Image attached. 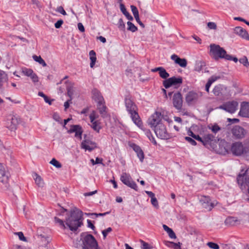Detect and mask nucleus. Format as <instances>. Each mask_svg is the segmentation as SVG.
<instances>
[{
    "label": "nucleus",
    "instance_id": "obj_1",
    "mask_svg": "<svg viewBox=\"0 0 249 249\" xmlns=\"http://www.w3.org/2000/svg\"><path fill=\"white\" fill-rule=\"evenodd\" d=\"M82 212L75 208L71 210L70 214L66 218V224L71 231H75L83 224Z\"/></svg>",
    "mask_w": 249,
    "mask_h": 249
},
{
    "label": "nucleus",
    "instance_id": "obj_2",
    "mask_svg": "<svg viewBox=\"0 0 249 249\" xmlns=\"http://www.w3.org/2000/svg\"><path fill=\"white\" fill-rule=\"evenodd\" d=\"M125 105L126 110L130 115V117L133 123L139 128L142 126V123L137 111V106L129 98H125Z\"/></svg>",
    "mask_w": 249,
    "mask_h": 249
},
{
    "label": "nucleus",
    "instance_id": "obj_3",
    "mask_svg": "<svg viewBox=\"0 0 249 249\" xmlns=\"http://www.w3.org/2000/svg\"><path fill=\"white\" fill-rule=\"evenodd\" d=\"M82 249H98V243L93 235L87 232H82L80 235Z\"/></svg>",
    "mask_w": 249,
    "mask_h": 249
},
{
    "label": "nucleus",
    "instance_id": "obj_4",
    "mask_svg": "<svg viewBox=\"0 0 249 249\" xmlns=\"http://www.w3.org/2000/svg\"><path fill=\"white\" fill-rule=\"evenodd\" d=\"M210 55L215 60L219 59H226L227 53L226 50L219 45L211 44L210 45Z\"/></svg>",
    "mask_w": 249,
    "mask_h": 249
},
{
    "label": "nucleus",
    "instance_id": "obj_5",
    "mask_svg": "<svg viewBox=\"0 0 249 249\" xmlns=\"http://www.w3.org/2000/svg\"><path fill=\"white\" fill-rule=\"evenodd\" d=\"M231 150L232 154L235 156H249V146H244L241 142L232 143Z\"/></svg>",
    "mask_w": 249,
    "mask_h": 249
},
{
    "label": "nucleus",
    "instance_id": "obj_6",
    "mask_svg": "<svg viewBox=\"0 0 249 249\" xmlns=\"http://www.w3.org/2000/svg\"><path fill=\"white\" fill-rule=\"evenodd\" d=\"M20 122V119L18 116L10 115L7 119L6 127L11 131L15 130Z\"/></svg>",
    "mask_w": 249,
    "mask_h": 249
},
{
    "label": "nucleus",
    "instance_id": "obj_7",
    "mask_svg": "<svg viewBox=\"0 0 249 249\" xmlns=\"http://www.w3.org/2000/svg\"><path fill=\"white\" fill-rule=\"evenodd\" d=\"M182 82L183 80L181 77L173 76L164 80L163 85L165 89H168L173 86L179 87L182 84Z\"/></svg>",
    "mask_w": 249,
    "mask_h": 249
},
{
    "label": "nucleus",
    "instance_id": "obj_8",
    "mask_svg": "<svg viewBox=\"0 0 249 249\" xmlns=\"http://www.w3.org/2000/svg\"><path fill=\"white\" fill-rule=\"evenodd\" d=\"M154 131L157 136L163 140H167L170 138V135L167 133L165 126L163 124H159L154 127Z\"/></svg>",
    "mask_w": 249,
    "mask_h": 249
},
{
    "label": "nucleus",
    "instance_id": "obj_9",
    "mask_svg": "<svg viewBox=\"0 0 249 249\" xmlns=\"http://www.w3.org/2000/svg\"><path fill=\"white\" fill-rule=\"evenodd\" d=\"M122 182L128 187L137 191L138 186L137 184L132 180L129 174L126 173H123L120 177Z\"/></svg>",
    "mask_w": 249,
    "mask_h": 249
},
{
    "label": "nucleus",
    "instance_id": "obj_10",
    "mask_svg": "<svg viewBox=\"0 0 249 249\" xmlns=\"http://www.w3.org/2000/svg\"><path fill=\"white\" fill-rule=\"evenodd\" d=\"M162 115L161 112L159 111H156L153 114H152L150 117L148 119L147 122L150 127L154 128L157 126L159 124H161V119L162 118Z\"/></svg>",
    "mask_w": 249,
    "mask_h": 249
},
{
    "label": "nucleus",
    "instance_id": "obj_11",
    "mask_svg": "<svg viewBox=\"0 0 249 249\" xmlns=\"http://www.w3.org/2000/svg\"><path fill=\"white\" fill-rule=\"evenodd\" d=\"M202 96V93L196 92L193 91L188 92L185 97V100L188 105H192L196 104L199 97Z\"/></svg>",
    "mask_w": 249,
    "mask_h": 249
},
{
    "label": "nucleus",
    "instance_id": "obj_12",
    "mask_svg": "<svg viewBox=\"0 0 249 249\" xmlns=\"http://www.w3.org/2000/svg\"><path fill=\"white\" fill-rule=\"evenodd\" d=\"M238 103L235 101L227 102L221 105L219 108L225 110L231 113H234L237 109Z\"/></svg>",
    "mask_w": 249,
    "mask_h": 249
},
{
    "label": "nucleus",
    "instance_id": "obj_13",
    "mask_svg": "<svg viewBox=\"0 0 249 249\" xmlns=\"http://www.w3.org/2000/svg\"><path fill=\"white\" fill-rule=\"evenodd\" d=\"M231 133L235 139L244 138L247 133L246 130L239 125H235L231 129Z\"/></svg>",
    "mask_w": 249,
    "mask_h": 249
},
{
    "label": "nucleus",
    "instance_id": "obj_14",
    "mask_svg": "<svg viewBox=\"0 0 249 249\" xmlns=\"http://www.w3.org/2000/svg\"><path fill=\"white\" fill-rule=\"evenodd\" d=\"M182 96L180 92L175 93L173 97L174 107L178 110H180L182 107Z\"/></svg>",
    "mask_w": 249,
    "mask_h": 249
},
{
    "label": "nucleus",
    "instance_id": "obj_15",
    "mask_svg": "<svg viewBox=\"0 0 249 249\" xmlns=\"http://www.w3.org/2000/svg\"><path fill=\"white\" fill-rule=\"evenodd\" d=\"M81 148L84 149L85 150H88L89 152L92 151L97 146V144L90 140L89 138L85 139L82 141L81 144Z\"/></svg>",
    "mask_w": 249,
    "mask_h": 249
},
{
    "label": "nucleus",
    "instance_id": "obj_16",
    "mask_svg": "<svg viewBox=\"0 0 249 249\" xmlns=\"http://www.w3.org/2000/svg\"><path fill=\"white\" fill-rule=\"evenodd\" d=\"M9 176V173L5 170L4 166L0 163V182L3 184L7 183Z\"/></svg>",
    "mask_w": 249,
    "mask_h": 249
},
{
    "label": "nucleus",
    "instance_id": "obj_17",
    "mask_svg": "<svg viewBox=\"0 0 249 249\" xmlns=\"http://www.w3.org/2000/svg\"><path fill=\"white\" fill-rule=\"evenodd\" d=\"M75 132V137L79 138L80 140L82 139V134L83 130L82 127L80 125H71V128L68 131V133H72Z\"/></svg>",
    "mask_w": 249,
    "mask_h": 249
},
{
    "label": "nucleus",
    "instance_id": "obj_18",
    "mask_svg": "<svg viewBox=\"0 0 249 249\" xmlns=\"http://www.w3.org/2000/svg\"><path fill=\"white\" fill-rule=\"evenodd\" d=\"M203 208L208 211H211L214 207V204L210 202V198L209 196H204L200 200Z\"/></svg>",
    "mask_w": 249,
    "mask_h": 249
},
{
    "label": "nucleus",
    "instance_id": "obj_19",
    "mask_svg": "<svg viewBox=\"0 0 249 249\" xmlns=\"http://www.w3.org/2000/svg\"><path fill=\"white\" fill-rule=\"evenodd\" d=\"M239 114L243 117L249 118V103L243 102L241 103Z\"/></svg>",
    "mask_w": 249,
    "mask_h": 249
},
{
    "label": "nucleus",
    "instance_id": "obj_20",
    "mask_svg": "<svg viewBox=\"0 0 249 249\" xmlns=\"http://www.w3.org/2000/svg\"><path fill=\"white\" fill-rule=\"evenodd\" d=\"M236 34L239 35L242 38L249 40V35L248 33L243 28L238 26L236 27L234 29Z\"/></svg>",
    "mask_w": 249,
    "mask_h": 249
},
{
    "label": "nucleus",
    "instance_id": "obj_21",
    "mask_svg": "<svg viewBox=\"0 0 249 249\" xmlns=\"http://www.w3.org/2000/svg\"><path fill=\"white\" fill-rule=\"evenodd\" d=\"M171 58L175 61V63L178 64L182 68H185L187 66V60L185 58H181L175 54L171 55Z\"/></svg>",
    "mask_w": 249,
    "mask_h": 249
},
{
    "label": "nucleus",
    "instance_id": "obj_22",
    "mask_svg": "<svg viewBox=\"0 0 249 249\" xmlns=\"http://www.w3.org/2000/svg\"><path fill=\"white\" fill-rule=\"evenodd\" d=\"M151 71L153 72L159 71L160 76L164 79H168L169 74L166 71L165 69L162 67H157L151 70Z\"/></svg>",
    "mask_w": 249,
    "mask_h": 249
},
{
    "label": "nucleus",
    "instance_id": "obj_23",
    "mask_svg": "<svg viewBox=\"0 0 249 249\" xmlns=\"http://www.w3.org/2000/svg\"><path fill=\"white\" fill-rule=\"evenodd\" d=\"M131 147L133 148L134 151L136 153L137 157L139 158L140 160L142 162L143 161L144 158V155L143 151L141 148L138 145L133 143L131 145Z\"/></svg>",
    "mask_w": 249,
    "mask_h": 249
},
{
    "label": "nucleus",
    "instance_id": "obj_24",
    "mask_svg": "<svg viewBox=\"0 0 249 249\" xmlns=\"http://www.w3.org/2000/svg\"><path fill=\"white\" fill-rule=\"evenodd\" d=\"M92 94L94 100L98 103V104L102 105L103 103H105L103 96L97 89H95L93 90Z\"/></svg>",
    "mask_w": 249,
    "mask_h": 249
},
{
    "label": "nucleus",
    "instance_id": "obj_25",
    "mask_svg": "<svg viewBox=\"0 0 249 249\" xmlns=\"http://www.w3.org/2000/svg\"><path fill=\"white\" fill-rule=\"evenodd\" d=\"M240 223V221L236 217L229 216L225 220V225L231 226H235Z\"/></svg>",
    "mask_w": 249,
    "mask_h": 249
},
{
    "label": "nucleus",
    "instance_id": "obj_26",
    "mask_svg": "<svg viewBox=\"0 0 249 249\" xmlns=\"http://www.w3.org/2000/svg\"><path fill=\"white\" fill-rule=\"evenodd\" d=\"M224 88L223 85L219 84L215 86L213 90V92L215 96H221L223 95Z\"/></svg>",
    "mask_w": 249,
    "mask_h": 249
},
{
    "label": "nucleus",
    "instance_id": "obj_27",
    "mask_svg": "<svg viewBox=\"0 0 249 249\" xmlns=\"http://www.w3.org/2000/svg\"><path fill=\"white\" fill-rule=\"evenodd\" d=\"M214 138V136L211 134H208L205 135L203 138V144L204 146L210 144L211 142L213 141Z\"/></svg>",
    "mask_w": 249,
    "mask_h": 249
},
{
    "label": "nucleus",
    "instance_id": "obj_28",
    "mask_svg": "<svg viewBox=\"0 0 249 249\" xmlns=\"http://www.w3.org/2000/svg\"><path fill=\"white\" fill-rule=\"evenodd\" d=\"M67 95L69 97L71 100H72V96L74 92L73 83H70L67 85Z\"/></svg>",
    "mask_w": 249,
    "mask_h": 249
},
{
    "label": "nucleus",
    "instance_id": "obj_29",
    "mask_svg": "<svg viewBox=\"0 0 249 249\" xmlns=\"http://www.w3.org/2000/svg\"><path fill=\"white\" fill-rule=\"evenodd\" d=\"M97 108L102 117L103 118L106 117L107 116V107L105 105V103H103L102 105L97 103Z\"/></svg>",
    "mask_w": 249,
    "mask_h": 249
},
{
    "label": "nucleus",
    "instance_id": "obj_30",
    "mask_svg": "<svg viewBox=\"0 0 249 249\" xmlns=\"http://www.w3.org/2000/svg\"><path fill=\"white\" fill-rule=\"evenodd\" d=\"M163 229L167 232L169 236L172 239L176 238V235L175 233L174 232L173 230L168 227L166 225H163L162 226Z\"/></svg>",
    "mask_w": 249,
    "mask_h": 249
},
{
    "label": "nucleus",
    "instance_id": "obj_31",
    "mask_svg": "<svg viewBox=\"0 0 249 249\" xmlns=\"http://www.w3.org/2000/svg\"><path fill=\"white\" fill-rule=\"evenodd\" d=\"M89 55L90 60V67L93 68L96 61V53L93 50H91L89 52Z\"/></svg>",
    "mask_w": 249,
    "mask_h": 249
},
{
    "label": "nucleus",
    "instance_id": "obj_32",
    "mask_svg": "<svg viewBox=\"0 0 249 249\" xmlns=\"http://www.w3.org/2000/svg\"><path fill=\"white\" fill-rule=\"evenodd\" d=\"M91 123H92L91 125V128L96 132H99L100 130L101 129V126H100V123L99 121H94Z\"/></svg>",
    "mask_w": 249,
    "mask_h": 249
},
{
    "label": "nucleus",
    "instance_id": "obj_33",
    "mask_svg": "<svg viewBox=\"0 0 249 249\" xmlns=\"http://www.w3.org/2000/svg\"><path fill=\"white\" fill-rule=\"evenodd\" d=\"M205 66V63L204 62L202 61H197L196 63L195 70L197 71H201L203 67Z\"/></svg>",
    "mask_w": 249,
    "mask_h": 249
},
{
    "label": "nucleus",
    "instance_id": "obj_34",
    "mask_svg": "<svg viewBox=\"0 0 249 249\" xmlns=\"http://www.w3.org/2000/svg\"><path fill=\"white\" fill-rule=\"evenodd\" d=\"M38 237H40L41 242H42L41 246L45 247H47V245L51 241L50 238L48 236L45 237L42 234L38 235Z\"/></svg>",
    "mask_w": 249,
    "mask_h": 249
},
{
    "label": "nucleus",
    "instance_id": "obj_35",
    "mask_svg": "<svg viewBox=\"0 0 249 249\" xmlns=\"http://www.w3.org/2000/svg\"><path fill=\"white\" fill-rule=\"evenodd\" d=\"M33 58L35 61L37 62L42 66L46 67L47 66V64L40 56L34 55Z\"/></svg>",
    "mask_w": 249,
    "mask_h": 249
},
{
    "label": "nucleus",
    "instance_id": "obj_36",
    "mask_svg": "<svg viewBox=\"0 0 249 249\" xmlns=\"http://www.w3.org/2000/svg\"><path fill=\"white\" fill-rule=\"evenodd\" d=\"M36 178H35L36 183L39 186V187H43L44 182L41 178V177L38 176L37 174H35Z\"/></svg>",
    "mask_w": 249,
    "mask_h": 249
},
{
    "label": "nucleus",
    "instance_id": "obj_37",
    "mask_svg": "<svg viewBox=\"0 0 249 249\" xmlns=\"http://www.w3.org/2000/svg\"><path fill=\"white\" fill-rule=\"evenodd\" d=\"M127 30L132 32H135L138 30V28L134 25L133 23L130 21H127Z\"/></svg>",
    "mask_w": 249,
    "mask_h": 249
},
{
    "label": "nucleus",
    "instance_id": "obj_38",
    "mask_svg": "<svg viewBox=\"0 0 249 249\" xmlns=\"http://www.w3.org/2000/svg\"><path fill=\"white\" fill-rule=\"evenodd\" d=\"M246 171L245 173L243 174H240L238 176L237 178V181L238 184L241 185H243L244 183V176L246 174Z\"/></svg>",
    "mask_w": 249,
    "mask_h": 249
},
{
    "label": "nucleus",
    "instance_id": "obj_39",
    "mask_svg": "<svg viewBox=\"0 0 249 249\" xmlns=\"http://www.w3.org/2000/svg\"><path fill=\"white\" fill-rule=\"evenodd\" d=\"M38 96L42 97L44 98L45 102L48 103L50 105L52 104V102L53 101V100H50L49 99L47 96H46L44 93L42 91H39L38 93Z\"/></svg>",
    "mask_w": 249,
    "mask_h": 249
},
{
    "label": "nucleus",
    "instance_id": "obj_40",
    "mask_svg": "<svg viewBox=\"0 0 249 249\" xmlns=\"http://www.w3.org/2000/svg\"><path fill=\"white\" fill-rule=\"evenodd\" d=\"M6 74L4 71L0 70V88L2 86V83L6 79Z\"/></svg>",
    "mask_w": 249,
    "mask_h": 249
},
{
    "label": "nucleus",
    "instance_id": "obj_41",
    "mask_svg": "<svg viewBox=\"0 0 249 249\" xmlns=\"http://www.w3.org/2000/svg\"><path fill=\"white\" fill-rule=\"evenodd\" d=\"M33 71L31 69H28V68H23L22 70V73L28 77H30V76L32 75V74L33 73Z\"/></svg>",
    "mask_w": 249,
    "mask_h": 249
},
{
    "label": "nucleus",
    "instance_id": "obj_42",
    "mask_svg": "<svg viewBox=\"0 0 249 249\" xmlns=\"http://www.w3.org/2000/svg\"><path fill=\"white\" fill-rule=\"evenodd\" d=\"M50 163L58 168H61L62 167L61 164L54 158H53L51 160Z\"/></svg>",
    "mask_w": 249,
    "mask_h": 249
},
{
    "label": "nucleus",
    "instance_id": "obj_43",
    "mask_svg": "<svg viewBox=\"0 0 249 249\" xmlns=\"http://www.w3.org/2000/svg\"><path fill=\"white\" fill-rule=\"evenodd\" d=\"M120 8L121 12L124 16H130L129 13L126 11L125 7L123 3L120 4Z\"/></svg>",
    "mask_w": 249,
    "mask_h": 249
},
{
    "label": "nucleus",
    "instance_id": "obj_44",
    "mask_svg": "<svg viewBox=\"0 0 249 249\" xmlns=\"http://www.w3.org/2000/svg\"><path fill=\"white\" fill-rule=\"evenodd\" d=\"M207 246L213 249H219V245L215 243L209 242L207 244Z\"/></svg>",
    "mask_w": 249,
    "mask_h": 249
},
{
    "label": "nucleus",
    "instance_id": "obj_45",
    "mask_svg": "<svg viewBox=\"0 0 249 249\" xmlns=\"http://www.w3.org/2000/svg\"><path fill=\"white\" fill-rule=\"evenodd\" d=\"M118 26L120 30L122 31H124L125 30V24L124 21H123V19L122 18H120L119 20V22L118 23Z\"/></svg>",
    "mask_w": 249,
    "mask_h": 249
},
{
    "label": "nucleus",
    "instance_id": "obj_46",
    "mask_svg": "<svg viewBox=\"0 0 249 249\" xmlns=\"http://www.w3.org/2000/svg\"><path fill=\"white\" fill-rule=\"evenodd\" d=\"M239 61L240 63L243 64L244 66L248 67V65L249 62L246 56H244L243 58H240Z\"/></svg>",
    "mask_w": 249,
    "mask_h": 249
},
{
    "label": "nucleus",
    "instance_id": "obj_47",
    "mask_svg": "<svg viewBox=\"0 0 249 249\" xmlns=\"http://www.w3.org/2000/svg\"><path fill=\"white\" fill-rule=\"evenodd\" d=\"M54 221L55 223H59V225L61 227H63V229L66 228V226L64 224V221L62 220L59 219V218H58L57 217H54Z\"/></svg>",
    "mask_w": 249,
    "mask_h": 249
},
{
    "label": "nucleus",
    "instance_id": "obj_48",
    "mask_svg": "<svg viewBox=\"0 0 249 249\" xmlns=\"http://www.w3.org/2000/svg\"><path fill=\"white\" fill-rule=\"evenodd\" d=\"M132 12L133 14V16H139V11L137 8L134 5H131L130 6Z\"/></svg>",
    "mask_w": 249,
    "mask_h": 249
},
{
    "label": "nucleus",
    "instance_id": "obj_49",
    "mask_svg": "<svg viewBox=\"0 0 249 249\" xmlns=\"http://www.w3.org/2000/svg\"><path fill=\"white\" fill-rule=\"evenodd\" d=\"M112 228L109 227L107 229L103 230L102 232L104 236V238L105 239L107 235V234L112 231Z\"/></svg>",
    "mask_w": 249,
    "mask_h": 249
},
{
    "label": "nucleus",
    "instance_id": "obj_50",
    "mask_svg": "<svg viewBox=\"0 0 249 249\" xmlns=\"http://www.w3.org/2000/svg\"><path fill=\"white\" fill-rule=\"evenodd\" d=\"M142 247V249H152V247H151L147 243L144 242L143 241H141Z\"/></svg>",
    "mask_w": 249,
    "mask_h": 249
},
{
    "label": "nucleus",
    "instance_id": "obj_51",
    "mask_svg": "<svg viewBox=\"0 0 249 249\" xmlns=\"http://www.w3.org/2000/svg\"><path fill=\"white\" fill-rule=\"evenodd\" d=\"M90 161L93 165H95L96 164L102 163L103 159L99 158H96L95 161L93 159H91Z\"/></svg>",
    "mask_w": 249,
    "mask_h": 249
},
{
    "label": "nucleus",
    "instance_id": "obj_52",
    "mask_svg": "<svg viewBox=\"0 0 249 249\" xmlns=\"http://www.w3.org/2000/svg\"><path fill=\"white\" fill-rule=\"evenodd\" d=\"M211 129L213 133H216L219 130H220L221 128L217 124H216L213 125Z\"/></svg>",
    "mask_w": 249,
    "mask_h": 249
},
{
    "label": "nucleus",
    "instance_id": "obj_53",
    "mask_svg": "<svg viewBox=\"0 0 249 249\" xmlns=\"http://www.w3.org/2000/svg\"><path fill=\"white\" fill-rule=\"evenodd\" d=\"M225 60H232L234 62H237L238 61V58L236 57H233L232 56L230 55V54H227V55H226V59Z\"/></svg>",
    "mask_w": 249,
    "mask_h": 249
},
{
    "label": "nucleus",
    "instance_id": "obj_54",
    "mask_svg": "<svg viewBox=\"0 0 249 249\" xmlns=\"http://www.w3.org/2000/svg\"><path fill=\"white\" fill-rule=\"evenodd\" d=\"M30 78L34 83H36L38 81V77L37 75L33 72L30 76Z\"/></svg>",
    "mask_w": 249,
    "mask_h": 249
},
{
    "label": "nucleus",
    "instance_id": "obj_55",
    "mask_svg": "<svg viewBox=\"0 0 249 249\" xmlns=\"http://www.w3.org/2000/svg\"><path fill=\"white\" fill-rule=\"evenodd\" d=\"M185 139L193 145H196V142L191 137H185Z\"/></svg>",
    "mask_w": 249,
    "mask_h": 249
},
{
    "label": "nucleus",
    "instance_id": "obj_56",
    "mask_svg": "<svg viewBox=\"0 0 249 249\" xmlns=\"http://www.w3.org/2000/svg\"><path fill=\"white\" fill-rule=\"evenodd\" d=\"M53 118L56 122L60 123L61 119L59 114L57 112L53 113Z\"/></svg>",
    "mask_w": 249,
    "mask_h": 249
},
{
    "label": "nucleus",
    "instance_id": "obj_57",
    "mask_svg": "<svg viewBox=\"0 0 249 249\" xmlns=\"http://www.w3.org/2000/svg\"><path fill=\"white\" fill-rule=\"evenodd\" d=\"M16 234H17L18 236V238L20 240L23 241H26V238L24 236V234L22 232H21V231L18 232L16 233Z\"/></svg>",
    "mask_w": 249,
    "mask_h": 249
},
{
    "label": "nucleus",
    "instance_id": "obj_58",
    "mask_svg": "<svg viewBox=\"0 0 249 249\" xmlns=\"http://www.w3.org/2000/svg\"><path fill=\"white\" fill-rule=\"evenodd\" d=\"M59 13L63 15V16H65L66 15V12L63 9L62 6H59L57 8L56 10Z\"/></svg>",
    "mask_w": 249,
    "mask_h": 249
},
{
    "label": "nucleus",
    "instance_id": "obj_59",
    "mask_svg": "<svg viewBox=\"0 0 249 249\" xmlns=\"http://www.w3.org/2000/svg\"><path fill=\"white\" fill-rule=\"evenodd\" d=\"M151 202L152 204L155 207L158 208L159 207L158 202L157 198L155 197L151 199Z\"/></svg>",
    "mask_w": 249,
    "mask_h": 249
},
{
    "label": "nucleus",
    "instance_id": "obj_60",
    "mask_svg": "<svg viewBox=\"0 0 249 249\" xmlns=\"http://www.w3.org/2000/svg\"><path fill=\"white\" fill-rule=\"evenodd\" d=\"M221 78L220 76L218 75H213L212 76L209 80L210 81H211L212 83H213L214 82L216 81L217 80Z\"/></svg>",
    "mask_w": 249,
    "mask_h": 249
},
{
    "label": "nucleus",
    "instance_id": "obj_61",
    "mask_svg": "<svg viewBox=\"0 0 249 249\" xmlns=\"http://www.w3.org/2000/svg\"><path fill=\"white\" fill-rule=\"evenodd\" d=\"M81 241H82L81 239L79 240L77 239L74 241L73 242L74 246L76 248L82 247V243H81Z\"/></svg>",
    "mask_w": 249,
    "mask_h": 249
},
{
    "label": "nucleus",
    "instance_id": "obj_62",
    "mask_svg": "<svg viewBox=\"0 0 249 249\" xmlns=\"http://www.w3.org/2000/svg\"><path fill=\"white\" fill-rule=\"evenodd\" d=\"M208 27L210 29H216V25L214 22H209L207 24Z\"/></svg>",
    "mask_w": 249,
    "mask_h": 249
},
{
    "label": "nucleus",
    "instance_id": "obj_63",
    "mask_svg": "<svg viewBox=\"0 0 249 249\" xmlns=\"http://www.w3.org/2000/svg\"><path fill=\"white\" fill-rule=\"evenodd\" d=\"M169 243L170 244L173 245V248L174 249H180V243L179 242L178 243H175L173 242H169Z\"/></svg>",
    "mask_w": 249,
    "mask_h": 249
},
{
    "label": "nucleus",
    "instance_id": "obj_64",
    "mask_svg": "<svg viewBox=\"0 0 249 249\" xmlns=\"http://www.w3.org/2000/svg\"><path fill=\"white\" fill-rule=\"evenodd\" d=\"M63 23V21L62 19L58 20L54 24V26L56 28H59Z\"/></svg>",
    "mask_w": 249,
    "mask_h": 249
}]
</instances>
